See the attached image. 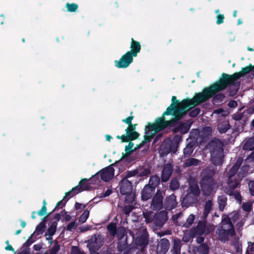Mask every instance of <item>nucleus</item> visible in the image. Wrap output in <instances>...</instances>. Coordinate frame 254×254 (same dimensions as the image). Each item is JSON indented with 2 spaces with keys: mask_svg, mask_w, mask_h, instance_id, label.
I'll list each match as a JSON object with an SVG mask.
<instances>
[{
  "mask_svg": "<svg viewBox=\"0 0 254 254\" xmlns=\"http://www.w3.org/2000/svg\"><path fill=\"white\" fill-rule=\"evenodd\" d=\"M172 103L163 113V116L172 115L181 120L192 108L205 102L203 91L196 93L192 98H187L180 102L175 96L172 97Z\"/></svg>",
  "mask_w": 254,
  "mask_h": 254,
  "instance_id": "nucleus-1",
  "label": "nucleus"
},
{
  "mask_svg": "<svg viewBox=\"0 0 254 254\" xmlns=\"http://www.w3.org/2000/svg\"><path fill=\"white\" fill-rule=\"evenodd\" d=\"M224 74H227L223 73L219 80L203 89L205 102L212 98L215 93L222 91L227 87L229 96L233 97L237 94L240 88V81L232 80L230 78L226 77Z\"/></svg>",
  "mask_w": 254,
  "mask_h": 254,
  "instance_id": "nucleus-2",
  "label": "nucleus"
},
{
  "mask_svg": "<svg viewBox=\"0 0 254 254\" xmlns=\"http://www.w3.org/2000/svg\"><path fill=\"white\" fill-rule=\"evenodd\" d=\"M224 144L218 138L211 140L207 146L210 153V160L215 166L221 165L224 162Z\"/></svg>",
  "mask_w": 254,
  "mask_h": 254,
  "instance_id": "nucleus-3",
  "label": "nucleus"
},
{
  "mask_svg": "<svg viewBox=\"0 0 254 254\" xmlns=\"http://www.w3.org/2000/svg\"><path fill=\"white\" fill-rule=\"evenodd\" d=\"M200 194V189L197 184H191L186 190V194L181 201L183 207H189L197 203Z\"/></svg>",
  "mask_w": 254,
  "mask_h": 254,
  "instance_id": "nucleus-4",
  "label": "nucleus"
},
{
  "mask_svg": "<svg viewBox=\"0 0 254 254\" xmlns=\"http://www.w3.org/2000/svg\"><path fill=\"white\" fill-rule=\"evenodd\" d=\"M112 165H110L97 172L92 177L91 181L97 179L98 182H100L99 178L101 180L105 182H108L111 181L114 176L115 171Z\"/></svg>",
  "mask_w": 254,
  "mask_h": 254,
  "instance_id": "nucleus-5",
  "label": "nucleus"
},
{
  "mask_svg": "<svg viewBox=\"0 0 254 254\" xmlns=\"http://www.w3.org/2000/svg\"><path fill=\"white\" fill-rule=\"evenodd\" d=\"M165 191L163 190L157 189L156 192L152 196L151 202V208L153 210H160L163 207V199Z\"/></svg>",
  "mask_w": 254,
  "mask_h": 254,
  "instance_id": "nucleus-6",
  "label": "nucleus"
},
{
  "mask_svg": "<svg viewBox=\"0 0 254 254\" xmlns=\"http://www.w3.org/2000/svg\"><path fill=\"white\" fill-rule=\"evenodd\" d=\"M165 116L162 115V117L156 119L154 123L156 130L157 132L163 130L168 127H172L175 126L177 121L180 120L177 117H174V118L170 120L166 121L165 120Z\"/></svg>",
  "mask_w": 254,
  "mask_h": 254,
  "instance_id": "nucleus-7",
  "label": "nucleus"
},
{
  "mask_svg": "<svg viewBox=\"0 0 254 254\" xmlns=\"http://www.w3.org/2000/svg\"><path fill=\"white\" fill-rule=\"evenodd\" d=\"M87 246L90 251H98L104 243V238L101 235H94L87 242Z\"/></svg>",
  "mask_w": 254,
  "mask_h": 254,
  "instance_id": "nucleus-8",
  "label": "nucleus"
},
{
  "mask_svg": "<svg viewBox=\"0 0 254 254\" xmlns=\"http://www.w3.org/2000/svg\"><path fill=\"white\" fill-rule=\"evenodd\" d=\"M177 121V123L174 126L172 131L174 133L180 132V134L183 135L187 133L190 130L193 121L191 119L188 120L185 123L180 122Z\"/></svg>",
  "mask_w": 254,
  "mask_h": 254,
  "instance_id": "nucleus-9",
  "label": "nucleus"
},
{
  "mask_svg": "<svg viewBox=\"0 0 254 254\" xmlns=\"http://www.w3.org/2000/svg\"><path fill=\"white\" fill-rule=\"evenodd\" d=\"M133 57L130 53L127 52L119 61H115V65L119 68H127L133 62Z\"/></svg>",
  "mask_w": 254,
  "mask_h": 254,
  "instance_id": "nucleus-10",
  "label": "nucleus"
},
{
  "mask_svg": "<svg viewBox=\"0 0 254 254\" xmlns=\"http://www.w3.org/2000/svg\"><path fill=\"white\" fill-rule=\"evenodd\" d=\"M137 183V180L136 179L129 180L122 178L120 184V193L122 194H126L127 193L131 192V191H132V184Z\"/></svg>",
  "mask_w": 254,
  "mask_h": 254,
  "instance_id": "nucleus-11",
  "label": "nucleus"
},
{
  "mask_svg": "<svg viewBox=\"0 0 254 254\" xmlns=\"http://www.w3.org/2000/svg\"><path fill=\"white\" fill-rule=\"evenodd\" d=\"M168 220L167 213L165 211L156 213L153 217V224L157 227H162Z\"/></svg>",
  "mask_w": 254,
  "mask_h": 254,
  "instance_id": "nucleus-12",
  "label": "nucleus"
},
{
  "mask_svg": "<svg viewBox=\"0 0 254 254\" xmlns=\"http://www.w3.org/2000/svg\"><path fill=\"white\" fill-rule=\"evenodd\" d=\"M253 72V65L250 64L248 66L243 67L240 71L239 72H235L233 74H224L227 78H229L232 80H238L241 77L244 76L245 74Z\"/></svg>",
  "mask_w": 254,
  "mask_h": 254,
  "instance_id": "nucleus-13",
  "label": "nucleus"
},
{
  "mask_svg": "<svg viewBox=\"0 0 254 254\" xmlns=\"http://www.w3.org/2000/svg\"><path fill=\"white\" fill-rule=\"evenodd\" d=\"M200 185L203 195L205 196H209L213 191L215 183L214 181L200 182Z\"/></svg>",
  "mask_w": 254,
  "mask_h": 254,
  "instance_id": "nucleus-14",
  "label": "nucleus"
},
{
  "mask_svg": "<svg viewBox=\"0 0 254 254\" xmlns=\"http://www.w3.org/2000/svg\"><path fill=\"white\" fill-rule=\"evenodd\" d=\"M173 172V167L171 164H165L162 168L161 174V179L162 183L167 182L172 176Z\"/></svg>",
  "mask_w": 254,
  "mask_h": 254,
  "instance_id": "nucleus-15",
  "label": "nucleus"
},
{
  "mask_svg": "<svg viewBox=\"0 0 254 254\" xmlns=\"http://www.w3.org/2000/svg\"><path fill=\"white\" fill-rule=\"evenodd\" d=\"M206 221L205 220L199 221L197 225L193 228L190 231L192 237L201 236L205 233Z\"/></svg>",
  "mask_w": 254,
  "mask_h": 254,
  "instance_id": "nucleus-16",
  "label": "nucleus"
},
{
  "mask_svg": "<svg viewBox=\"0 0 254 254\" xmlns=\"http://www.w3.org/2000/svg\"><path fill=\"white\" fill-rule=\"evenodd\" d=\"M177 205L176 196L174 194H172L165 198L163 207L167 210H171L176 208Z\"/></svg>",
  "mask_w": 254,
  "mask_h": 254,
  "instance_id": "nucleus-17",
  "label": "nucleus"
},
{
  "mask_svg": "<svg viewBox=\"0 0 254 254\" xmlns=\"http://www.w3.org/2000/svg\"><path fill=\"white\" fill-rule=\"evenodd\" d=\"M155 189L149 185H145L141 191V198L143 201L151 199L155 194Z\"/></svg>",
  "mask_w": 254,
  "mask_h": 254,
  "instance_id": "nucleus-18",
  "label": "nucleus"
},
{
  "mask_svg": "<svg viewBox=\"0 0 254 254\" xmlns=\"http://www.w3.org/2000/svg\"><path fill=\"white\" fill-rule=\"evenodd\" d=\"M235 234L234 228H228L227 230L222 229L219 230V237L221 241L226 242L229 240V237H232Z\"/></svg>",
  "mask_w": 254,
  "mask_h": 254,
  "instance_id": "nucleus-19",
  "label": "nucleus"
},
{
  "mask_svg": "<svg viewBox=\"0 0 254 254\" xmlns=\"http://www.w3.org/2000/svg\"><path fill=\"white\" fill-rule=\"evenodd\" d=\"M215 175V172L210 168H206L202 170L201 172V180L200 182L214 181L213 177Z\"/></svg>",
  "mask_w": 254,
  "mask_h": 254,
  "instance_id": "nucleus-20",
  "label": "nucleus"
},
{
  "mask_svg": "<svg viewBox=\"0 0 254 254\" xmlns=\"http://www.w3.org/2000/svg\"><path fill=\"white\" fill-rule=\"evenodd\" d=\"M170 247L169 240L166 238L161 239L157 247V253L158 254H165L168 251Z\"/></svg>",
  "mask_w": 254,
  "mask_h": 254,
  "instance_id": "nucleus-21",
  "label": "nucleus"
},
{
  "mask_svg": "<svg viewBox=\"0 0 254 254\" xmlns=\"http://www.w3.org/2000/svg\"><path fill=\"white\" fill-rule=\"evenodd\" d=\"M246 173H244L240 178V172L235 178H231V179H227V184L229 189L234 190L239 186H240L241 181L243 177L245 176Z\"/></svg>",
  "mask_w": 254,
  "mask_h": 254,
  "instance_id": "nucleus-22",
  "label": "nucleus"
},
{
  "mask_svg": "<svg viewBox=\"0 0 254 254\" xmlns=\"http://www.w3.org/2000/svg\"><path fill=\"white\" fill-rule=\"evenodd\" d=\"M149 243L148 235L147 234L143 233L137 237L135 239V244L137 246L141 247V250L147 247Z\"/></svg>",
  "mask_w": 254,
  "mask_h": 254,
  "instance_id": "nucleus-23",
  "label": "nucleus"
},
{
  "mask_svg": "<svg viewBox=\"0 0 254 254\" xmlns=\"http://www.w3.org/2000/svg\"><path fill=\"white\" fill-rule=\"evenodd\" d=\"M242 163L243 160L241 158H238L236 163L229 170L227 174L228 179H231V178L236 177V174H237Z\"/></svg>",
  "mask_w": 254,
  "mask_h": 254,
  "instance_id": "nucleus-24",
  "label": "nucleus"
},
{
  "mask_svg": "<svg viewBox=\"0 0 254 254\" xmlns=\"http://www.w3.org/2000/svg\"><path fill=\"white\" fill-rule=\"evenodd\" d=\"M130 48L131 49L130 51H128L127 52L130 53L131 55L134 57H136L137 55V54L140 52L141 47L139 42L134 40V39L132 38L131 39Z\"/></svg>",
  "mask_w": 254,
  "mask_h": 254,
  "instance_id": "nucleus-25",
  "label": "nucleus"
},
{
  "mask_svg": "<svg viewBox=\"0 0 254 254\" xmlns=\"http://www.w3.org/2000/svg\"><path fill=\"white\" fill-rule=\"evenodd\" d=\"M196 147V143L194 141H190L188 143L184 149L183 153L185 157H190L192 153Z\"/></svg>",
  "mask_w": 254,
  "mask_h": 254,
  "instance_id": "nucleus-26",
  "label": "nucleus"
},
{
  "mask_svg": "<svg viewBox=\"0 0 254 254\" xmlns=\"http://www.w3.org/2000/svg\"><path fill=\"white\" fill-rule=\"evenodd\" d=\"M201 161L194 158H189L186 159L183 164L184 168L195 167L200 164Z\"/></svg>",
  "mask_w": 254,
  "mask_h": 254,
  "instance_id": "nucleus-27",
  "label": "nucleus"
},
{
  "mask_svg": "<svg viewBox=\"0 0 254 254\" xmlns=\"http://www.w3.org/2000/svg\"><path fill=\"white\" fill-rule=\"evenodd\" d=\"M77 190L79 193L89 190L90 184L88 183V180L87 179H82L79 182L78 186H76Z\"/></svg>",
  "mask_w": 254,
  "mask_h": 254,
  "instance_id": "nucleus-28",
  "label": "nucleus"
},
{
  "mask_svg": "<svg viewBox=\"0 0 254 254\" xmlns=\"http://www.w3.org/2000/svg\"><path fill=\"white\" fill-rule=\"evenodd\" d=\"M171 151L175 152L176 150L173 147V145H162L160 146L159 153L162 157L167 156Z\"/></svg>",
  "mask_w": 254,
  "mask_h": 254,
  "instance_id": "nucleus-29",
  "label": "nucleus"
},
{
  "mask_svg": "<svg viewBox=\"0 0 254 254\" xmlns=\"http://www.w3.org/2000/svg\"><path fill=\"white\" fill-rule=\"evenodd\" d=\"M161 181V178L158 176L157 175H152L149 178L148 184L146 185L151 186L152 188H154V189H156L157 186L160 184Z\"/></svg>",
  "mask_w": 254,
  "mask_h": 254,
  "instance_id": "nucleus-30",
  "label": "nucleus"
},
{
  "mask_svg": "<svg viewBox=\"0 0 254 254\" xmlns=\"http://www.w3.org/2000/svg\"><path fill=\"white\" fill-rule=\"evenodd\" d=\"M231 126L228 121H224L218 124L217 130L220 133H224L230 128Z\"/></svg>",
  "mask_w": 254,
  "mask_h": 254,
  "instance_id": "nucleus-31",
  "label": "nucleus"
},
{
  "mask_svg": "<svg viewBox=\"0 0 254 254\" xmlns=\"http://www.w3.org/2000/svg\"><path fill=\"white\" fill-rule=\"evenodd\" d=\"M212 205L213 204L211 200H208L205 201L204 210L202 214V217L204 219L206 218L208 214L210 213L212 208Z\"/></svg>",
  "mask_w": 254,
  "mask_h": 254,
  "instance_id": "nucleus-32",
  "label": "nucleus"
},
{
  "mask_svg": "<svg viewBox=\"0 0 254 254\" xmlns=\"http://www.w3.org/2000/svg\"><path fill=\"white\" fill-rule=\"evenodd\" d=\"M136 169L138 172L137 177H147L151 173L149 168L139 167Z\"/></svg>",
  "mask_w": 254,
  "mask_h": 254,
  "instance_id": "nucleus-33",
  "label": "nucleus"
},
{
  "mask_svg": "<svg viewBox=\"0 0 254 254\" xmlns=\"http://www.w3.org/2000/svg\"><path fill=\"white\" fill-rule=\"evenodd\" d=\"M212 97H213V103L214 104H218L224 101L226 96L224 94L217 92L215 93Z\"/></svg>",
  "mask_w": 254,
  "mask_h": 254,
  "instance_id": "nucleus-34",
  "label": "nucleus"
},
{
  "mask_svg": "<svg viewBox=\"0 0 254 254\" xmlns=\"http://www.w3.org/2000/svg\"><path fill=\"white\" fill-rule=\"evenodd\" d=\"M227 198L224 195H222L218 197V203L219 209L221 211H223L225 206L227 204Z\"/></svg>",
  "mask_w": 254,
  "mask_h": 254,
  "instance_id": "nucleus-35",
  "label": "nucleus"
},
{
  "mask_svg": "<svg viewBox=\"0 0 254 254\" xmlns=\"http://www.w3.org/2000/svg\"><path fill=\"white\" fill-rule=\"evenodd\" d=\"M196 251L199 254H209V247L206 243H202L196 247Z\"/></svg>",
  "mask_w": 254,
  "mask_h": 254,
  "instance_id": "nucleus-36",
  "label": "nucleus"
},
{
  "mask_svg": "<svg viewBox=\"0 0 254 254\" xmlns=\"http://www.w3.org/2000/svg\"><path fill=\"white\" fill-rule=\"evenodd\" d=\"M126 136L127 142H128L137 139L139 136V133L136 131L126 132Z\"/></svg>",
  "mask_w": 254,
  "mask_h": 254,
  "instance_id": "nucleus-37",
  "label": "nucleus"
},
{
  "mask_svg": "<svg viewBox=\"0 0 254 254\" xmlns=\"http://www.w3.org/2000/svg\"><path fill=\"white\" fill-rule=\"evenodd\" d=\"M181 247V243L179 240H174L172 250L173 254H180Z\"/></svg>",
  "mask_w": 254,
  "mask_h": 254,
  "instance_id": "nucleus-38",
  "label": "nucleus"
},
{
  "mask_svg": "<svg viewBox=\"0 0 254 254\" xmlns=\"http://www.w3.org/2000/svg\"><path fill=\"white\" fill-rule=\"evenodd\" d=\"M46 227V226L45 224H44L43 222H40L36 226V230L34 233V234H35L37 235L42 234L45 231Z\"/></svg>",
  "mask_w": 254,
  "mask_h": 254,
  "instance_id": "nucleus-39",
  "label": "nucleus"
},
{
  "mask_svg": "<svg viewBox=\"0 0 254 254\" xmlns=\"http://www.w3.org/2000/svg\"><path fill=\"white\" fill-rule=\"evenodd\" d=\"M137 174L138 172L136 169L131 171H127L125 174L122 175L123 178L129 179L132 177H137Z\"/></svg>",
  "mask_w": 254,
  "mask_h": 254,
  "instance_id": "nucleus-40",
  "label": "nucleus"
},
{
  "mask_svg": "<svg viewBox=\"0 0 254 254\" xmlns=\"http://www.w3.org/2000/svg\"><path fill=\"white\" fill-rule=\"evenodd\" d=\"M180 183L178 179L176 178H173L169 185V188L171 190H178L180 188Z\"/></svg>",
  "mask_w": 254,
  "mask_h": 254,
  "instance_id": "nucleus-41",
  "label": "nucleus"
},
{
  "mask_svg": "<svg viewBox=\"0 0 254 254\" xmlns=\"http://www.w3.org/2000/svg\"><path fill=\"white\" fill-rule=\"evenodd\" d=\"M183 135L177 134L175 135L173 138V142L171 145H173V147L177 150L179 143L182 141Z\"/></svg>",
  "mask_w": 254,
  "mask_h": 254,
  "instance_id": "nucleus-42",
  "label": "nucleus"
},
{
  "mask_svg": "<svg viewBox=\"0 0 254 254\" xmlns=\"http://www.w3.org/2000/svg\"><path fill=\"white\" fill-rule=\"evenodd\" d=\"M77 190V188H75V187L68 192H66L65 194V196L64 197V199L67 198H68L69 199L70 198L79 193Z\"/></svg>",
  "mask_w": 254,
  "mask_h": 254,
  "instance_id": "nucleus-43",
  "label": "nucleus"
},
{
  "mask_svg": "<svg viewBox=\"0 0 254 254\" xmlns=\"http://www.w3.org/2000/svg\"><path fill=\"white\" fill-rule=\"evenodd\" d=\"M58 223L57 222L54 221L52 222L49 228L48 229V235L50 236H53L57 230V227Z\"/></svg>",
  "mask_w": 254,
  "mask_h": 254,
  "instance_id": "nucleus-44",
  "label": "nucleus"
},
{
  "mask_svg": "<svg viewBox=\"0 0 254 254\" xmlns=\"http://www.w3.org/2000/svg\"><path fill=\"white\" fill-rule=\"evenodd\" d=\"M67 10L70 12H75L78 9V5L77 4L75 3H66L65 5Z\"/></svg>",
  "mask_w": 254,
  "mask_h": 254,
  "instance_id": "nucleus-45",
  "label": "nucleus"
},
{
  "mask_svg": "<svg viewBox=\"0 0 254 254\" xmlns=\"http://www.w3.org/2000/svg\"><path fill=\"white\" fill-rule=\"evenodd\" d=\"M125 202L127 203H132L135 200V195L134 193L131 192L127 193L125 194Z\"/></svg>",
  "mask_w": 254,
  "mask_h": 254,
  "instance_id": "nucleus-46",
  "label": "nucleus"
},
{
  "mask_svg": "<svg viewBox=\"0 0 254 254\" xmlns=\"http://www.w3.org/2000/svg\"><path fill=\"white\" fill-rule=\"evenodd\" d=\"M154 131V134L157 133L156 130V127L155 124L148 123L145 128V133L148 134L150 131Z\"/></svg>",
  "mask_w": 254,
  "mask_h": 254,
  "instance_id": "nucleus-47",
  "label": "nucleus"
},
{
  "mask_svg": "<svg viewBox=\"0 0 254 254\" xmlns=\"http://www.w3.org/2000/svg\"><path fill=\"white\" fill-rule=\"evenodd\" d=\"M107 229L110 232L111 235L115 236L117 233V225L116 223H111L107 226Z\"/></svg>",
  "mask_w": 254,
  "mask_h": 254,
  "instance_id": "nucleus-48",
  "label": "nucleus"
},
{
  "mask_svg": "<svg viewBox=\"0 0 254 254\" xmlns=\"http://www.w3.org/2000/svg\"><path fill=\"white\" fill-rule=\"evenodd\" d=\"M134 146V143L131 141H128V144L127 145L125 146V151L127 155H129L133 153L135 150L133 149V147Z\"/></svg>",
  "mask_w": 254,
  "mask_h": 254,
  "instance_id": "nucleus-49",
  "label": "nucleus"
},
{
  "mask_svg": "<svg viewBox=\"0 0 254 254\" xmlns=\"http://www.w3.org/2000/svg\"><path fill=\"white\" fill-rule=\"evenodd\" d=\"M254 140L252 138H250L244 144V149L245 150H252L254 148Z\"/></svg>",
  "mask_w": 254,
  "mask_h": 254,
  "instance_id": "nucleus-50",
  "label": "nucleus"
},
{
  "mask_svg": "<svg viewBox=\"0 0 254 254\" xmlns=\"http://www.w3.org/2000/svg\"><path fill=\"white\" fill-rule=\"evenodd\" d=\"M89 215V210L86 209L83 213L80 215L79 218V221L83 223L86 222Z\"/></svg>",
  "mask_w": 254,
  "mask_h": 254,
  "instance_id": "nucleus-51",
  "label": "nucleus"
},
{
  "mask_svg": "<svg viewBox=\"0 0 254 254\" xmlns=\"http://www.w3.org/2000/svg\"><path fill=\"white\" fill-rule=\"evenodd\" d=\"M194 218L195 216L193 214H190L187 218L186 223L184 224V226L186 228H190L193 223Z\"/></svg>",
  "mask_w": 254,
  "mask_h": 254,
  "instance_id": "nucleus-52",
  "label": "nucleus"
},
{
  "mask_svg": "<svg viewBox=\"0 0 254 254\" xmlns=\"http://www.w3.org/2000/svg\"><path fill=\"white\" fill-rule=\"evenodd\" d=\"M230 195L234 196L235 197V199L238 202H241L242 198V196L241 195V193L240 191L238 190H232L231 192L229 193Z\"/></svg>",
  "mask_w": 254,
  "mask_h": 254,
  "instance_id": "nucleus-53",
  "label": "nucleus"
},
{
  "mask_svg": "<svg viewBox=\"0 0 254 254\" xmlns=\"http://www.w3.org/2000/svg\"><path fill=\"white\" fill-rule=\"evenodd\" d=\"M127 241V240L126 241ZM127 247V242L120 241L118 243L117 249L120 252L124 251Z\"/></svg>",
  "mask_w": 254,
  "mask_h": 254,
  "instance_id": "nucleus-54",
  "label": "nucleus"
},
{
  "mask_svg": "<svg viewBox=\"0 0 254 254\" xmlns=\"http://www.w3.org/2000/svg\"><path fill=\"white\" fill-rule=\"evenodd\" d=\"M60 250V246L58 244V242L56 241L54 245L51 248L50 252V254H57V253Z\"/></svg>",
  "mask_w": 254,
  "mask_h": 254,
  "instance_id": "nucleus-55",
  "label": "nucleus"
},
{
  "mask_svg": "<svg viewBox=\"0 0 254 254\" xmlns=\"http://www.w3.org/2000/svg\"><path fill=\"white\" fill-rule=\"evenodd\" d=\"M68 198L64 199V198L58 202L55 208L53 210V212H55L57 209H58V207L63 208L64 206L65 205L66 202L68 201Z\"/></svg>",
  "mask_w": 254,
  "mask_h": 254,
  "instance_id": "nucleus-56",
  "label": "nucleus"
},
{
  "mask_svg": "<svg viewBox=\"0 0 254 254\" xmlns=\"http://www.w3.org/2000/svg\"><path fill=\"white\" fill-rule=\"evenodd\" d=\"M200 113V109L199 108H195L194 109L191 110L189 113V115L190 117L194 118L198 116Z\"/></svg>",
  "mask_w": 254,
  "mask_h": 254,
  "instance_id": "nucleus-57",
  "label": "nucleus"
},
{
  "mask_svg": "<svg viewBox=\"0 0 254 254\" xmlns=\"http://www.w3.org/2000/svg\"><path fill=\"white\" fill-rule=\"evenodd\" d=\"M134 208V207L131 205H127L124 206L123 208L124 213L127 215H129L130 212Z\"/></svg>",
  "mask_w": 254,
  "mask_h": 254,
  "instance_id": "nucleus-58",
  "label": "nucleus"
},
{
  "mask_svg": "<svg viewBox=\"0 0 254 254\" xmlns=\"http://www.w3.org/2000/svg\"><path fill=\"white\" fill-rule=\"evenodd\" d=\"M70 254H85V253L81 251L78 247L72 246L71 249Z\"/></svg>",
  "mask_w": 254,
  "mask_h": 254,
  "instance_id": "nucleus-59",
  "label": "nucleus"
},
{
  "mask_svg": "<svg viewBox=\"0 0 254 254\" xmlns=\"http://www.w3.org/2000/svg\"><path fill=\"white\" fill-rule=\"evenodd\" d=\"M222 223L224 225H228L229 227L228 228H234V225L231 222V219L229 217H227L223 219Z\"/></svg>",
  "mask_w": 254,
  "mask_h": 254,
  "instance_id": "nucleus-60",
  "label": "nucleus"
},
{
  "mask_svg": "<svg viewBox=\"0 0 254 254\" xmlns=\"http://www.w3.org/2000/svg\"><path fill=\"white\" fill-rule=\"evenodd\" d=\"M87 204L88 203L82 204V203H80L76 202L75 203V205H74L75 209L76 210H81L82 209H84L87 206Z\"/></svg>",
  "mask_w": 254,
  "mask_h": 254,
  "instance_id": "nucleus-61",
  "label": "nucleus"
},
{
  "mask_svg": "<svg viewBox=\"0 0 254 254\" xmlns=\"http://www.w3.org/2000/svg\"><path fill=\"white\" fill-rule=\"evenodd\" d=\"M143 216L145 219L146 222L150 223L153 221V218H152L151 213L150 212L144 213Z\"/></svg>",
  "mask_w": 254,
  "mask_h": 254,
  "instance_id": "nucleus-62",
  "label": "nucleus"
},
{
  "mask_svg": "<svg viewBox=\"0 0 254 254\" xmlns=\"http://www.w3.org/2000/svg\"><path fill=\"white\" fill-rule=\"evenodd\" d=\"M34 234L31 235L30 237L25 242L23 245V248L28 247L30 246L33 243H34L35 240H33L32 238Z\"/></svg>",
  "mask_w": 254,
  "mask_h": 254,
  "instance_id": "nucleus-63",
  "label": "nucleus"
},
{
  "mask_svg": "<svg viewBox=\"0 0 254 254\" xmlns=\"http://www.w3.org/2000/svg\"><path fill=\"white\" fill-rule=\"evenodd\" d=\"M250 193L252 196H254V181H251L249 183Z\"/></svg>",
  "mask_w": 254,
  "mask_h": 254,
  "instance_id": "nucleus-64",
  "label": "nucleus"
}]
</instances>
